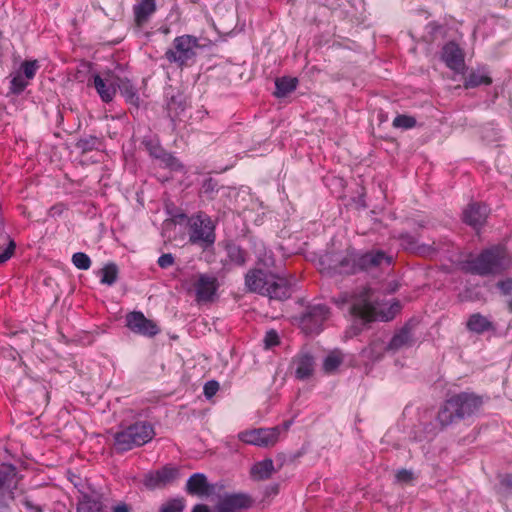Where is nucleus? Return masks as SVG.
<instances>
[{
  "mask_svg": "<svg viewBox=\"0 0 512 512\" xmlns=\"http://www.w3.org/2000/svg\"><path fill=\"white\" fill-rule=\"evenodd\" d=\"M204 395L207 399L212 398L219 390V383L215 380H210L204 385Z\"/></svg>",
  "mask_w": 512,
  "mask_h": 512,
  "instance_id": "nucleus-45",
  "label": "nucleus"
},
{
  "mask_svg": "<svg viewBox=\"0 0 512 512\" xmlns=\"http://www.w3.org/2000/svg\"><path fill=\"white\" fill-rule=\"evenodd\" d=\"M500 483L507 491H512V474L504 475Z\"/></svg>",
  "mask_w": 512,
  "mask_h": 512,
  "instance_id": "nucleus-54",
  "label": "nucleus"
},
{
  "mask_svg": "<svg viewBox=\"0 0 512 512\" xmlns=\"http://www.w3.org/2000/svg\"><path fill=\"white\" fill-rule=\"evenodd\" d=\"M279 343H280V339H279L278 333L275 330L271 329L266 332L265 337H264L265 348H267V349L272 348L274 346H277Z\"/></svg>",
  "mask_w": 512,
  "mask_h": 512,
  "instance_id": "nucleus-42",
  "label": "nucleus"
},
{
  "mask_svg": "<svg viewBox=\"0 0 512 512\" xmlns=\"http://www.w3.org/2000/svg\"><path fill=\"white\" fill-rule=\"evenodd\" d=\"M147 147H148V149L150 151V154L153 155L156 158L162 159L163 158V154L166 153L159 146H153L151 143L147 144Z\"/></svg>",
  "mask_w": 512,
  "mask_h": 512,
  "instance_id": "nucleus-53",
  "label": "nucleus"
},
{
  "mask_svg": "<svg viewBox=\"0 0 512 512\" xmlns=\"http://www.w3.org/2000/svg\"><path fill=\"white\" fill-rule=\"evenodd\" d=\"M466 328L476 334H483L495 329L493 322L480 313H474L469 316Z\"/></svg>",
  "mask_w": 512,
  "mask_h": 512,
  "instance_id": "nucleus-26",
  "label": "nucleus"
},
{
  "mask_svg": "<svg viewBox=\"0 0 512 512\" xmlns=\"http://www.w3.org/2000/svg\"><path fill=\"white\" fill-rule=\"evenodd\" d=\"M156 11V0H137L133 5L134 21L138 27L145 25Z\"/></svg>",
  "mask_w": 512,
  "mask_h": 512,
  "instance_id": "nucleus-23",
  "label": "nucleus"
},
{
  "mask_svg": "<svg viewBox=\"0 0 512 512\" xmlns=\"http://www.w3.org/2000/svg\"><path fill=\"white\" fill-rule=\"evenodd\" d=\"M162 161L171 169H179L181 167L179 161L169 153L163 154Z\"/></svg>",
  "mask_w": 512,
  "mask_h": 512,
  "instance_id": "nucleus-50",
  "label": "nucleus"
},
{
  "mask_svg": "<svg viewBox=\"0 0 512 512\" xmlns=\"http://www.w3.org/2000/svg\"><path fill=\"white\" fill-rule=\"evenodd\" d=\"M358 263L359 272H368L375 268L382 267V265L390 266L392 258L386 255L383 251L376 250L364 254L358 253Z\"/></svg>",
  "mask_w": 512,
  "mask_h": 512,
  "instance_id": "nucleus-16",
  "label": "nucleus"
},
{
  "mask_svg": "<svg viewBox=\"0 0 512 512\" xmlns=\"http://www.w3.org/2000/svg\"><path fill=\"white\" fill-rule=\"evenodd\" d=\"M329 308L325 304L310 305L300 318V327L305 334H318L323 323L329 317Z\"/></svg>",
  "mask_w": 512,
  "mask_h": 512,
  "instance_id": "nucleus-8",
  "label": "nucleus"
},
{
  "mask_svg": "<svg viewBox=\"0 0 512 512\" xmlns=\"http://www.w3.org/2000/svg\"><path fill=\"white\" fill-rule=\"evenodd\" d=\"M39 68V64L37 60H26L21 64L19 73L28 80H32L35 77V74Z\"/></svg>",
  "mask_w": 512,
  "mask_h": 512,
  "instance_id": "nucleus-36",
  "label": "nucleus"
},
{
  "mask_svg": "<svg viewBox=\"0 0 512 512\" xmlns=\"http://www.w3.org/2000/svg\"><path fill=\"white\" fill-rule=\"evenodd\" d=\"M186 491L190 495L199 497L210 496L214 492V485L208 483L207 477L203 473H195L188 479Z\"/></svg>",
  "mask_w": 512,
  "mask_h": 512,
  "instance_id": "nucleus-20",
  "label": "nucleus"
},
{
  "mask_svg": "<svg viewBox=\"0 0 512 512\" xmlns=\"http://www.w3.org/2000/svg\"><path fill=\"white\" fill-rule=\"evenodd\" d=\"M497 288L500 290L503 295H511L512 294V278H506L500 280L496 284Z\"/></svg>",
  "mask_w": 512,
  "mask_h": 512,
  "instance_id": "nucleus-46",
  "label": "nucleus"
},
{
  "mask_svg": "<svg viewBox=\"0 0 512 512\" xmlns=\"http://www.w3.org/2000/svg\"><path fill=\"white\" fill-rule=\"evenodd\" d=\"M198 48V38L191 35L178 36L173 40L172 47L165 52V58L179 67L191 66L195 62Z\"/></svg>",
  "mask_w": 512,
  "mask_h": 512,
  "instance_id": "nucleus-7",
  "label": "nucleus"
},
{
  "mask_svg": "<svg viewBox=\"0 0 512 512\" xmlns=\"http://www.w3.org/2000/svg\"><path fill=\"white\" fill-rule=\"evenodd\" d=\"M93 86L103 102L109 103L113 100L116 94V79H112L109 75L103 78L95 74L93 76Z\"/></svg>",
  "mask_w": 512,
  "mask_h": 512,
  "instance_id": "nucleus-22",
  "label": "nucleus"
},
{
  "mask_svg": "<svg viewBox=\"0 0 512 512\" xmlns=\"http://www.w3.org/2000/svg\"><path fill=\"white\" fill-rule=\"evenodd\" d=\"M358 266V252L347 250L346 255L334 266V270L339 274L350 275L359 272Z\"/></svg>",
  "mask_w": 512,
  "mask_h": 512,
  "instance_id": "nucleus-24",
  "label": "nucleus"
},
{
  "mask_svg": "<svg viewBox=\"0 0 512 512\" xmlns=\"http://www.w3.org/2000/svg\"><path fill=\"white\" fill-rule=\"evenodd\" d=\"M186 107L187 102L183 94L178 93L177 95H173L166 104L167 115L171 121L175 123L177 120L181 119Z\"/></svg>",
  "mask_w": 512,
  "mask_h": 512,
  "instance_id": "nucleus-25",
  "label": "nucleus"
},
{
  "mask_svg": "<svg viewBox=\"0 0 512 512\" xmlns=\"http://www.w3.org/2000/svg\"><path fill=\"white\" fill-rule=\"evenodd\" d=\"M99 141L97 137L90 136L82 138L76 143V147L81 149L83 152L91 151L98 145Z\"/></svg>",
  "mask_w": 512,
  "mask_h": 512,
  "instance_id": "nucleus-41",
  "label": "nucleus"
},
{
  "mask_svg": "<svg viewBox=\"0 0 512 512\" xmlns=\"http://www.w3.org/2000/svg\"><path fill=\"white\" fill-rule=\"evenodd\" d=\"M483 405V398L475 393L461 392L453 395L440 407L437 421L442 428L457 420L477 413Z\"/></svg>",
  "mask_w": 512,
  "mask_h": 512,
  "instance_id": "nucleus-2",
  "label": "nucleus"
},
{
  "mask_svg": "<svg viewBox=\"0 0 512 512\" xmlns=\"http://www.w3.org/2000/svg\"><path fill=\"white\" fill-rule=\"evenodd\" d=\"M162 161L171 169H179L181 167L179 161L169 153L163 154Z\"/></svg>",
  "mask_w": 512,
  "mask_h": 512,
  "instance_id": "nucleus-49",
  "label": "nucleus"
},
{
  "mask_svg": "<svg viewBox=\"0 0 512 512\" xmlns=\"http://www.w3.org/2000/svg\"><path fill=\"white\" fill-rule=\"evenodd\" d=\"M78 488L79 497L77 503V512H108L101 500V495L90 487L73 482Z\"/></svg>",
  "mask_w": 512,
  "mask_h": 512,
  "instance_id": "nucleus-12",
  "label": "nucleus"
},
{
  "mask_svg": "<svg viewBox=\"0 0 512 512\" xmlns=\"http://www.w3.org/2000/svg\"><path fill=\"white\" fill-rule=\"evenodd\" d=\"M441 59L448 68L456 72L463 69L465 65L464 53L459 45L454 41H450L443 46Z\"/></svg>",
  "mask_w": 512,
  "mask_h": 512,
  "instance_id": "nucleus-17",
  "label": "nucleus"
},
{
  "mask_svg": "<svg viewBox=\"0 0 512 512\" xmlns=\"http://www.w3.org/2000/svg\"><path fill=\"white\" fill-rule=\"evenodd\" d=\"M127 327L134 333L153 337L160 332L157 324L147 319L142 312L133 311L126 316Z\"/></svg>",
  "mask_w": 512,
  "mask_h": 512,
  "instance_id": "nucleus-14",
  "label": "nucleus"
},
{
  "mask_svg": "<svg viewBox=\"0 0 512 512\" xmlns=\"http://www.w3.org/2000/svg\"><path fill=\"white\" fill-rule=\"evenodd\" d=\"M507 307L510 312H512V298L508 300Z\"/></svg>",
  "mask_w": 512,
  "mask_h": 512,
  "instance_id": "nucleus-57",
  "label": "nucleus"
},
{
  "mask_svg": "<svg viewBox=\"0 0 512 512\" xmlns=\"http://www.w3.org/2000/svg\"><path fill=\"white\" fill-rule=\"evenodd\" d=\"M298 79L292 77H282L275 81L276 91L274 95L282 98L293 92L297 88Z\"/></svg>",
  "mask_w": 512,
  "mask_h": 512,
  "instance_id": "nucleus-30",
  "label": "nucleus"
},
{
  "mask_svg": "<svg viewBox=\"0 0 512 512\" xmlns=\"http://www.w3.org/2000/svg\"><path fill=\"white\" fill-rule=\"evenodd\" d=\"M274 472V463L270 458L264 459L263 461L255 463L251 468V477L254 480H266L269 479Z\"/></svg>",
  "mask_w": 512,
  "mask_h": 512,
  "instance_id": "nucleus-27",
  "label": "nucleus"
},
{
  "mask_svg": "<svg viewBox=\"0 0 512 512\" xmlns=\"http://www.w3.org/2000/svg\"><path fill=\"white\" fill-rule=\"evenodd\" d=\"M180 476L179 469L171 464L163 466L161 469L150 471L144 475L143 484L148 489L164 488Z\"/></svg>",
  "mask_w": 512,
  "mask_h": 512,
  "instance_id": "nucleus-10",
  "label": "nucleus"
},
{
  "mask_svg": "<svg viewBox=\"0 0 512 512\" xmlns=\"http://www.w3.org/2000/svg\"><path fill=\"white\" fill-rule=\"evenodd\" d=\"M413 321H408L388 343V349L390 351H398L404 347H410L415 343L413 335V329L415 327Z\"/></svg>",
  "mask_w": 512,
  "mask_h": 512,
  "instance_id": "nucleus-19",
  "label": "nucleus"
},
{
  "mask_svg": "<svg viewBox=\"0 0 512 512\" xmlns=\"http://www.w3.org/2000/svg\"><path fill=\"white\" fill-rule=\"evenodd\" d=\"M253 499L246 493H226L219 497L215 505V512H239L249 509Z\"/></svg>",
  "mask_w": 512,
  "mask_h": 512,
  "instance_id": "nucleus-13",
  "label": "nucleus"
},
{
  "mask_svg": "<svg viewBox=\"0 0 512 512\" xmlns=\"http://www.w3.org/2000/svg\"><path fill=\"white\" fill-rule=\"evenodd\" d=\"M23 505L30 512H43L42 507L40 505L34 504L30 499L26 498L23 500Z\"/></svg>",
  "mask_w": 512,
  "mask_h": 512,
  "instance_id": "nucleus-52",
  "label": "nucleus"
},
{
  "mask_svg": "<svg viewBox=\"0 0 512 512\" xmlns=\"http://www.w3.org/2000/svg\"><path fill=\"white\" fill-rule=\"evenodd\" d=\"M416 119L408 115H398L393 120V127L401 129H411L416 126Z\"/></svg>",
  "mask_w": 512,
  "mask_h": 512,
  "instance_id": "nucleus-38",
  "label": "nucleus"
},
{
  "mask_svg": "<svg viewBox=\"0 0 512 512\" xmlns=\"http://www.w3.org/2000/svg\"><path fill=\"white\" fill-rule=\"evenodd\" d=\"M386 351H390L388 344L386 345L384 341L381 340H374L362 350L361 354L362 357L375 362L380 360Z\"/></svg>",
  "mask_w": 512,
  "mask_h": 512,
  "instance_id": "nucleus-28",
  "label": "nucleus"
},
{
  "mask_svg": "<svg viewBox=\"0 0 512 512\" xmlns=\"http://www.w3.org/2000/svg\"><path fill=\"white\" fill-rule=\"evenodd\" d=\"M154 429L147 422H136L114 435V446L119 452H126L142 446L154 437Z\"/></svg>",
  "mask_w": 512,
  "mask_h": 512,
  "instance_id": "nucleus-5",
  "label": "nucleus"
},
{
  "mask_svg": "<svg viewBox=\"0 0 512 512\" xmlns=\"http://www.w3.org/2000/svg\"><path fill=\"white\" fill-rule=\"evenodd\" d=\"M28 84L29 81L22 75V73L18 72L10 81V92L12 94L19 95L25 90Z\"/></svg>",
  "mask_w": 512,
  "mask_h": 512,
  "instance_id": "nucleus-35",
  "label": "nucleus"
},
{
  "mask_svg": "<svg viewBox=\"0 0 512 512\" xmlns=\"http://www.w3.org/2000/svg\"><path fill=\"white\" fill-rule=\"evenodd\" d=\"M335 303L339 306L350 304L349 313L364 322L389 321L394 317L383 311L379 293L366 286L358 287L352 292L341 293L335 299Z\"/></svg>",
  "mask_w": 512,
  "mask_h": 512,
  "instance_id": "nucleus-1",
  "label": "nucleus"
},
{
  "mask_svg": "<svg viewBox=\"0 0 512 512\" xmlns=\"http://www.w3.org/2000/svg\"><path fill=\"white\" fill-rule=\"evenodd\" d=\"M113 512H129V508L126 504H121L115 506Z\"/></svg>",
  "mask_w": 512,
  "mask_h": 512,
  "instance_id": "nucleus-56",
  "label": "nucleus"
},
{
  "mask_svg": "<svg viewBox=\"0 0 512 512\" xmlns=\"http://www.w3.org/2000/svg\"><path fill=\"white\" fill-rule=\"evenodd\" d=\"M184 507L185 504L182 499H172L163 504L159 512H183Z\"/></svg>",
  "mask_w": 512,
  "mask_h": 512,
  "instance_id": "nucleus-40",
  "label": "nucleus"
},
{
  "mask_svg": "<svg viewBox=\"0 0 512 512\" xmlns=\"http://www.w3.org/2000/svg\"><path fill=\"white\" fill-rule=\"evenodd\" d=\"M175 262L174 256L171 253L162 254L158 260L157 263L160 268L167 269L171 267Z\"/></svg>",
  "mask_w": 512,
  "mask_h": 512,
  "instance_id": "nucleus-48",
  "label": "nucleus"
},
{
  "mask_svg": "<svg viewBox=\"0 0 512 512\" xmlns=\"http://www.w3.org/2000/svg\"><path fill=\"white\" fill-rule=\"evenodd\" d=\"M400 245L403 249L422 257H433L441 249L440 244H436V242L432 244H419L417 239L410 234H402L400 236Z\"/></svg>",
  "mask_w": 512,
  "mask_h": 512,
  "instance_id": "nucleus-15",
  "label": "nucleus"
},
{
  "mask_svg": "<svg viewBox=\"0 0 512 512\" xmlns=\"http://www.w3.org/2000/svg\"><path fill=\"white\" fill-rule=\"evenodd\" d=\"M192 512H210V509L205 504H197L193 507Z\"/></svg>",
  "mask_w": 512,
  "mask_h": 512,
  "instance_id": "nucleus-55",
  "label": "nucleus"
},
{
  "mask_svg": "<svg viewBox=\"0 0 512 512\" xmlns=\"http://www.w3.org/2000/svg\"><path fill=\"white\" fill-rule=\"evenodd\" d=\"M245 285L251 292L280 301L290 298L292 294V286L288 279L260 269L250 270L246 274Z\"/></svg>",
  "mask_w": 512,
  "mask_h": 512,
  "instance_id": "nucleus-3",
  "label": "nucleus"
},
{
  "mask_svg": "<svg viewBox=\"0 0 512 512\" xmlns=\"http://www.w3.org/2000/svg\"><path fill=\"white\" fill-rule=\"evenodd\" d=\"M396 477L399 481L408 482L413 479V474L406 469H402L398 471Z\"/></svg>",
  "mask_w": 512,
  "mask_h": 512,
  "instance_id": "nucleus-51",
  "label": "nucleus"
},
{
  "mask_svg": "<svg viewBox=\"0 0 512 512\" xmlns=\"http://www.w3.org/2000/svg\"><path fill=\"white\" fill-rule=\"evenodd\" d=\"M16 488L0 485V508H9L14 500V490Z\"/></svg>",
  "mask_w": 512,
  "mask_h": 512,
  "instance_id": "nucleus-37",
  "label": "nucleus"
},
{
  "mask_svg": "<svg viewBox=\"0 0 512 512\" xmlns=\"http://www.w3.org/2000/svg\"><path fill=\"white\" fill-rule=\"evenodd\" d=\"M15 248H16L15 241L10 239L6 249L4 251L0 252V264L6 262L13 256Z\"/></svg>",
  "mask_w": 512,
  "mask_h": 512,
  "instance_id": "nucleus-44",
  "label": "nucleus"
},
{
  "mask_svg": "<svg viewBox=\"0 0 512 512\" xmlns=\"http://www.w3.org/2000/svg\"><path fill=\"white\" fill-rule=\"evenodd\" d=\"M217 191V182L212 179H206L201 186V192L209 197L213 195L214 192Z\"/></svg>",
  "mask_w": 512,
  "mask_h": 512,
  "instance_id": "nucleus-43",
  "label": "nucleus"
},
{
  "mask_svg": "<svg viewBox=\"0 0 512 512\" xmlns=\"http://www.w3.org/2000/svg\"><path fill=\"white\" fill-rule=\"evenodd\" d=\"M289 428V424H285V429H288Z\"/></svg>",
  "mask_w": 512,
  "mask_h": 512,
  "instance_id": "nucleus-58",
  "label": "nucleus"
},
{
  "mask_svg": "<svg viewBox=\"0 0 512 512\" xmlns=\"http://www.w3.org/2000/svg\"><path fill=\"white\" fill-rule=\"evenodd\" d=\"M491 83L492 79L488 75L471 72L464 81V87L469 89L478 87L480 85H490Z\"/></svg>",
  "mask_w": 512,
  "mask_h": 512,
  "instance_id": "nucleus-32",
  "label": "nucleus"
},
{
  "mask_svg": "<svg viewBox=\"0 0 512 512\" xmlns=\"http://www.w3.org/2000/svg\"><path fill=\"white\" fill-rule=\"evenodd\" d=\"M489 214V208L485 204L470 203L463 211V221L474 227H481Z\"/></svg>",
  "mask_w": 512,
  "mask_h": 512,
  "instance_id": "nucleus-18",
  "label": "nucleus"
},
{
  "mask_svg": "<svg viewBox=\"0 0 512 512\" xmlns=\"http://www.w3.org/2000/svg\"><path fill=\"white\" fill-rule=\"evenodd\" d=\"M72 263L80 270H88L91 266L89 256L83 252H77L72 256Z\"/></svg>",
  "mask_w": 512,
  "mask_h": 512,
  "instance_id": "nucleus-39",
  "label": "nucleus"
},
{
  "mask_svg": "<svg viewBox=\"0 0 512 512\" xmlns=\"http://www.w3.org/2000/svg\"><path fill=\"white\" fill-rule=\"evenodd\" d=\"M17 470L12 464L2 463L0 464V485L17 487Z\"/></svg>",
  "mask_w": 512,
  "mask_h": 512,
  "instance_id": "nucleus-31",
  "label": "nucleus"
},
{
  "mask_svg": "<svg viewBox=\"0 0 512 512\" xmlns=\"http://www.w3.org/2000/svg\"><path fill=\"white\" fill-rule=\"evenodd\" d=\"M343 362V356L339 351H332L323 362V369L326 373L334 372Z\"/></svg>",
  "mask_w": 512,
  "mask_h": 512,
  "instance_id": "nucleus-34",
  "label": "nucleus"
},
{
  "mask_svg": "<svg viewBox=\"0 0 512 512\" xmlns=\"http://www.w3.org/2000/svg\"><path fill=\"white\" fill-rule=\"evenodd\" d=\"M511 266L512 258L502 245L484 249L477 257L468 261L469 271L479 276L502 274Z\"/></svg>",
  "mask_w": 512,
  "mask_h": 512,
  "instance_id": "nucleus-4",
  "label": "nucleus"
},
{
  "mask_svg": "<svg viewBox=\"0 0 512 512\" xmlns=\"http://www.w3.org/2000/svg\"><path fill=\"white\" fill-rule=\"evenodd\" d=\"M101 283L106 285H113L118 277V268L114 263L105 265L101 271Z\"/></svg>",
  "mask_w": 512,
  "mask_h": 512,
  "instance_id": "nucleus-33",
  "label": "nucleus"
},
{
  "mask_svg": "<svg viewBox=\"0 0 512 512\" xmlns=\"http://www.w3.org/2000/svg\"><path fill=\"white\" fill-rule=\"evenodd\" d=\"M295 367V376L299 380H305L312 376L314 372V358L308 352H300L293 360Z\"/></svg>",
  "mask_w": 512,
  "mask_h": 512,
  "instance_id": "nucleus-21",
  "label": "nucleus"
},
{
  "mask_svg": "<svg viewBox=\"0 0 512 512\" xmlns=\"http://www.w3.org/2000/svg\"><path fill=\"white\" fill-rule=\"evenodd\" d=\"M116 88L125 97L126 101L138 106L139 97L133 84L128 79L116 78Z\"/></svg>",
  "mask_w": 512,
  "mask_h": 512,
  "instance_id": "nucleus-29",
  "label": "nucleus"
},
{
  "mask_svg": "<svg viewBox=\"0 0 512 512\" xmlns=\"http://www.w3.org/2000/svg\"><path fill=\"white\" fill-rule=\"evenodd\" d=\"M229 256L235 263L239 265H243L246 261L244 252L238 247L230 249Z\"/></svg>",
  "mask_w": 512,
  "mask_h": 512,
  "instance_id": "nucleus-47",
  "label": "nucleus"
},
{
  "mask_svg": "<svg viewBox=\"0 0 512 512\" xmlns=\"http://www.w3.org/2000/svg\"><path fill=\"white\" fill-rule=\"evenodd\" d=\"M219 286L220 284L216 276L207 273L197 275L193 284L195 300L198 303L214 301Z\"/></svg>",
  "mask_w": 512,
  "mask_h": 512,
  "instance_id": "nucleus-11",
  "label": "nucleus"
},
{
  "mask_svg": "<svg viewBox=\"0 0 512 512\" xmlns=\"http://www.w3.org/2000/svg\"><path fill=\"white\" fill-rule=\"evenodd\" d=\"M281 428L275 426L272 428H257L243 431L239 434V439L250 445L259 447H270L277 443Z\"/></svg>",
  "mask_w": 512,
  "mask_h": 512,
  "instance_id": "nucleus-9",
  "label": "nucleus"
},
{
  "mask_svg": "<svg viewBox=\"0 0 512 512\" xmlns=\"http://www.w3.org/2000/svg\"><path fill=\"white\" fill-rule=\"evenodd\" d=\"M189 242L202 249L211 247L216 240L215 226L211 218L205 213L200 212L188 220Z\"/></svg>",
  "mask_w": 512,
  "mask_h": 512,
  "instance_id": "nucleus-6",
  "label": "nucleus"
}]
</instances>
